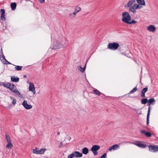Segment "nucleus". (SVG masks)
<instances>
[{
	"label": "nucleus",
	"mask_w": 158,
	"mask_h": 158,
	"mask_svg": "<svg viewBox=\"0 0 158 158\" xmlns=\"http://www.w3.org/2000/svg\"><path fill=\"white\" fill-rule=\"evenodd\" d=\"M131 17L128 12H123L122 14V21L127 24H131L137 23V21L134 20L131 21Z\"/></svg>",
	"instance_id": "obj_1"
},
{
	"label": "nucleus",
	"mask_w": 158,
	"mask_h": 158,
	"mask_svg": "<svg viewBox=\"0 0 158 158\" xmlns=\"http://www.w3.org/2000/svg\"><path fill=\"white\" fill-rule=\"evenodd\" d=\"M136 0H129L125 5L126 8H129V11L132 13H135L137 10Z\"/></svg>",
	"instance_id": "obj_2"
},
{
	"label": "nucleus",
	"mask_w": 158,
	"mask_h": 158,
	"mask_svg": "<svg viewBox=\"0 0 158 158\" xmlns=\"http://www.w3.org/2000/svg\"><path fill=\"white\" fill-rule=\"evenodd\" d=\"M65 40L64 39H59L54 42L52 48L56 49L62 48L64 45Z\"/></svg>",
	"instance_id": "obj_3"
},
{
	"label": "nucleus",
	"mask_w": 158,
	"mask_h": 158,
	"mask_svg": "<svg viewBox=\"0 0 158 158\" xmlns=\"http://www.w3.org/2000/svg\"><path fill=\"white\" fill-rule=\"evenodd\" d=\"M119 46V44L117 43H110L107 45V48L115 50L118 48Z\"/></svg>",
	"instance_id": "obj_4"
},
{
	"label": "nucleus",
	"mask_w": 158,
	"mask_h": 158,
	"mask_svg": "<svg viewBox=\"0 0 158 158\" xmlns=\"http://www.w3.org/2000/svg\"><path fill=\"white\" fill-rule=\"evenodd\" d=\"M46 150L47 149L45 148L40 149L36 148L35 149L32 150V153L37 154H43Z\"/></svg>",
	"instance_id": "obj_5"
},
{
	"label": "nucleus",
	"mask_w": 158,
	"mask_h": 158,
	"mask_svg": "<svg viewBox=\"0 0 158 158\" xmlns=\"http://www.w3.org/2000/svg\"><path fill=\"white\" fill-rule=\"evenodd\" d=\"M137 3L135 5L137 6V10L143 8V6L146 5L144 0H136Z\"/></svg>",
	"instance_id": "obj_6"
},
{
	"label": "nucleus",
	"mask_w": 158,
	"mask_h": 158,
	"mask_svg": "<svg viewBox=\"0 0 158 158\" xmlns=\"http://www.w3.org/2000/svg\"><path fill=\"white\" fill-rule=\"evenodd\" d=\"M9 89L14 92L16 95L18 96H20L21 95L20 93L18 91L16 87L14 85L11 84Z\"/></svg>",
	"instance_id": "obj_7"
},
{
	"label": "nucleus",
	"mask_w": 158,
	"mask_h": 158,
	"mask_svg": "<svg viewBox=\"0 0 158 158\" xmlns=\"http://www.w3.org/2000/svg\"><path fill=\"white\" fill-rule=\"evenodd\" d=\"M22 105L26 110H30L32 108V106L29 104V103L27 102V100H25L22 103Z\"/></svg>",
	"instance_id": "obj_8"
},
{
	"label": "nucleus",
	"mask_w": 158,
	"mask_h": 158,
	"mask_svg": "<svg viewBox=\"0 0 158 158\" xmlns=\"http://www.w3.org/2000/svg\"><path fill=\"white\" fill-rule=\"evenodd\" d=\"M156 29V27L152 24L149 25L147 27V30L150 32L154 33Z\"/></svg>",
	"instance_id": "obj_9"
},
{
	"label": "nucleus",
	"mask_w": 158,
	"mask_h": 158,
	"mask_svg": "<svg viewBox=\"0 0 158 158\" xmlns=\"http://www.w3.org/2000/svg\"><path fill=\"white\" fill-rule=\"evenodd\" d=\"M100 148V146L98 145H93L91 149V151L92 152L94 155L97 154L98 152L97 151Z\"/></svg>",
	"instance_id": "obj_10"
},
{
	"label": "nucleus",
	"mask_w": 158,
	"mask_h": 158,
	"mask_svg": "<svg viewBox=\"0 0 158 158\" xmlns=\"http://www.w3.org/2000/svg\"><path fill=\"white\" fill-rule=\"evenodd\" d=\"M28 83L29 84V90L30 91H31L34 94H35L36 92L35 90V87L34 84L30 82H28Z\"/></svg>",
	"instance_id": "obj_11"
},
{
	"label": "nucleus",
	"mask_w": 158,
	"mask_h": 158,
	"mask_svg": "<svg viewBox=\"0 0 158 158\" xmlns=\"http://www.w3.org/2000/svg\"><path fill=\"white\" fill-rule=\"evenodd\" d=\"M120 146L118 144H115L111 146L109 149L108 151L110 152L119 149Z\"/></svg>",
	"instance_id": "obj_12"
},
{
	"label": "nucleus",
	"mask_w": 158,
	"mask_h": 158,
	"mask_svg": "<svg viewBox=\"0 0 158 158\" xmlns=\"http://www.w3.org/2000/svg\"><path fill=\"white\" fill-rule=\"evenodd\" d=\"M149 150L152 152H156L158 151V146H149Z\"/></svg>",
	"instance_id": "obj_13"
},
{
	"label": "nucleus",
	"mask_w": 158,
	"mask_h": 158,
	"mask_svg": "<svg viewBox=\"0 0 158 158\" xmlns=\"http://www.w3.org/2000/svg\"><path fill=\"white\" fill-rule=\"evenodd\" d=\"M130 143L134 144L139 147L142 148H145L147 145H144L143 144H142L140 142H138L137 143H132V142H129Z\"/></svg>",
	"instance_id": "obj_14"
},
{
	"label": "nucleus",
	"mask_w": 158,
	"mask_h": 158,
	"mask_svg": "<svg viewBox=\"0 0 158 158\" xmlns=\"http://www.w3.org/2000/svg\"><path fill=\"white\" fill-rule=\"evenodd\" d=\"M1 13V19L2 20L4 21L5 20V11L3 9H1L0 11Z\"/></svg>",
	"instance_id": "obj_15"
},
{
	"label": "nucleus",
	"mask_w": 158,
	"mask_h": 158,
	"mask_svg": "<svg viewBox=\"0 0 158 158\" xmlns=\"http://www.w3.org/2000/svg\"><path fill=\"white\" fill-rule=\"evenodd\" d=\"M74 157H80L82 156V153H80L78 152L75 151L73 152Z\"/></svg>",
	"instance_id": "obj_16"
},
{
	"label": "nucleus",
	"mask_w": 158,
	"mask_h": 158,
	"mask_svg": "<svg viewBox=\"0 0 158 158\" xmlns=\"http://www.w3.org/2000/svg\"><path fill=\"white\" fill-rule=\"evenodd\" d=\"M148 89L147 87L144 88L141 91V96L142 97H145V93L148 91Z\"/></svg>",
	"instance_id": "obj_17"
},
{
	"label": "nucleus",
	"mask_w": 158,
	"mask_h": 158,
	"mask_svg": "<svg viewBox=\"0 0 158 158\" xmlns=\"http://www.w3.org/2000/svg\"><path fill=\"white\" fill-rule=\"evenodd\" d=\"M141 132L145 135L147 136L150 137L151 136V134L149 132H148L144 130H142L141 131Z\"/></svg>",
	"instance_id": "obj_18"
},
{
	"label": "nucleus",
	"mask_w": 158,
	"mask_h": 158,
	"mask_svg": "<svg viewBox=\"0 0 158 158\" xmlns=\"http://www.w3.org/2000/svg\"><path fill=\"white\" fill-rule=\"evenodd\" d=\"M89 152V149L86 147H85L82 149V153L85 155L87 154Z\"/></svg>",
	"instance_id": "obj_19"
},
{
	"label": "nucleus",
	"mask_w": 158,
	"mask_h": 158,
	"mask_svg": "<svg viewBox=\"0 0 158 158\" xmlns=\"http://www.w3.org/2000/svg\"><path fill=\"white\" fill-rule=\"evenodd\" d=\"M10 6L12 10H14L15 9L16 6V4L15 2L11 3L10 4Z\"/></svg>",
	"instance_id": "obj_20"
},
{
	"label": "nucleus",
	"mask_w": 158,
	"mask_h": 158,
	"mask_svg": "<svg viewBox=\"0 0 158 158\" xmlns=\"http://www.w3.org/2000/svg\"><path fill=\"white\" fill-rule=\"evenodd\" d=\"M11 84L9 83H4L2 84V85L3 86L5 87H6L9 89Z\"/></svg>",
	"instance_id": "obj_21"
},
{
	"label": "nucleus",
	"mask_w": 158,
	"mask_h": 158,
	"mask_svg": "<svg viewBox=\"0 0 158 158\" xmlns=\"http://www.w3.org/2000/svg\"><path fill=\"white\" fill-rule=\"evenodd\" d=\"M11 80L13 82H17L19 81V79L18 77H11Z\"/></svg>",
	"instance_id": "obj_22"
},
{
	"label": "nucleus",
	"mask_w": 158,
	"mask_h": 158,
	"mask_svg": "<svg viewBox=\"0 0 158 158\" xmlns=\"http://www.w3.org/2000/svg\"><path fill=\"white\" fill-rule=\"evenodd\" d=\"M5 137L7 143H10L11 142L10 137L9 135L7 134H6Z\"/></svg>",
	"instance_id": "obj_23"
},
{
	"label": "nucleus",
	"mask_w": 158,
	"mask_h": 158,
	"mask_svg": "<svg viewBox=\"0 0 158 158\" xmlns=\"http://www.w3.org/2000/svg\"><path fill=\"white\" fill-rule=\"evenodd\" d=\"M86 64L85 65L84 67L82 68L81 66H80L78 67V69L81 72H83L85 70L86 68Z\"/></svg>",
	"instance_id": "obj_24"
},
{
	"label": "nucleus",
	"mask_w": 158,
	"mask_h": 158,
	"mask_svg": "<svg viewBox=\"0 0 158 158\" xmlns=\"http://www.w3.org/2000/svg\"><path fill=\"white\" fill-rule=\"evenodd\" d=\"M13 146V144L11 142H10V143H7V144L6 145V148H7L9 149L11 148Z\"/></svg>",
	"instance_id": "obj_25"
},
{
	"label": "nucleus",
	"mask_w": 158,
	"mask_h": 158,
	"mask_svg": "<svg viewBox=\"0 0 158 158\" xmlns=\"http://www.w3.org/2000/svg\"><path fill=\"white\" fill-rule=\"evenodd\" d=\"M81 10V8L79 6H76L74 12L76 13H77L79 12Z\"/></svg>",
	"instance_id": "obj_26"
},
{
	"label": "nucleus",
	"mask_w": 158,
	"mask_h": 158,
	"mask_svg": "<svg viewBox=\"0 0 158 158\" xmlns=\"http://www.w3.org/2000/svg\"><path fill=\"white\" fill-rule=\"evenodd\" d=\"M155 101L153 98H151L148 100V102L151 103V104H154L155 103Z\"/></svg>",
	"instance_id": "obj_27"
},
{
	"label": "nucleus",
	"mask_w": 158,
	"mask_h": 158,
	"mask_svg": "<svg viewBox=\"0 0 158 158\" xmlns=\"http://www.w3.org/2000/svg\"><path fill=\"white\" fill-rule=\"evenodd\" d=\"M22 66L16 65L15 67V69L16 70L19 71L22 69Z\"/></svg>",
	"instance_id": "obj_28"
},
{
	"label": "nucleus",
	"mask_w": 158,
	"mask_h": 158,
	"mask_svg": "<svg viewBox=\"0 0 158 158\" xmlns=\"http://www.w3.org/2000/svg\"><path fill=\"white\" fill-rule=\"evenodd\" d=\"M77 13L74 12L73 13L69 14V16L70 18H74L76 15Z\"/></svg>",
	"instance_id": "obj_29"
},
{
	"label": "nucleus",
	"mask_w": 158,
	"mask_h": 158,
	"mask_svg": "<svg viewBox=\"0 0 158 158\" xmlns=\"http://www.w3.org/2000/svg\"><path fill=\"white\" fill-rule=\"evenodd\" d=\"M148 102V99L147 98L141 99V102L142 104H145Z\"/></svg>",
	"instance_id": "obj_30"
},
{
	"label": "nucleus",
	"mask_w": 158,
	"mask_h": 158,
	"mask_svg": "<svg viewBox=\"0 0 158 158\" xmlns=\"http://www.w3.org/2000/svg\"><path fill=\"white\" fill-rule=\"evenodd\" d=\"M10 98L11 100H13L12 103V104L15 105L16 104V101L15 99L12 96L10 97Z\"/></svg>",
	"instance_id": "obj_31"
},
{
	"label": "nucleus",
	"mask_w": 158,
	"mask_h": 158,
	"mask_svg": "<svg viewBox=\"0 0 158 158\" xmlns=\"http://www.w3.org/2000/svg\"><path fill=\"white\" fill-rule=\"evenodd\" d=\"M93 91L96 94L99 96L100 95L101 93L97 89H94L93 90Z\"/></svg>",
	"instance_id": "obj_32"
},
{
	"label": "nucleus",
	"mask_w": 158,
	"mask_h": 158,
	"mask_svg": "<svg viewBox=\"0 0 158 158\" xmlns=\"http://www.w3.org/2000/svg\"><path fill=\"white\" fill-rule=\"evenodd\" d=\"M137 89L136 87H135L134 88L131 90L130 92V94H132L135 92L137 90Z\"/></svg>",
	"instance_id": "obj_33"
},
{
	"label": "nucleus",
	"mask_w": 158,
	"mask_h": 158,
	"mask_svg": "<svg viewBox=\"0 0 158 158\" xmlns=\"http://www.w3.org/2000/svg\"><path fill=\"white\" fill-rule=\"evenodd\" d=\"M73 157H74V156L73 152L72 154H70L68 156V158H73Z\"/></svg>",
	"instance_id": "obj_34"
},
{
	"label": "nucleus",
	"mask_w": 158,
	"mask_h": 158,
	"mask_svg": "<svg viewBox=\"0 0 158 158\" xmlns=\"http://www.w3.org/2000/svg\"><path fill=\"white\" fill-rule=\"evenodd\" d=\"M106 153H104L101 157V158H106Z\"/></svg>",
	"instance_id": "obj_35"
},
{
	"label": "nucleus",
	"mask_w": 158,
	"mask_h": 158,
	"mask_svg": "<svg viewBox=\"0 0 158 158\" xmlns=\"http://www.w3.org/2000/svg\"><path fill=\"white\" fill-rule=\"evenodd\" d=\"M150 107H149L148 108V113L147 114V116H149V115H150Z\"/></svg>",
	"instance_id": "obj_36"
},
{
	"label": "nucleus",
	"mask_w": 158,
	"mask_h": 158,
	"mask_svg": "<svg viewBox=\"0 0 158 158\" xmlns=\"http://www.w3.org/2000/svg\"><path fill=\"white\" fill-rule=\"evenodd\" d=\"M149 116H147V124L148 125L149 123Z\"/></svg>",
	"instance_id": "obj_37"
},
{
	"label": "nucleus",
	"mask_w": 158,
	"mask_h": 158,
	"mask_svg": "<svg viewBox=\"0 0 158 158\" xmlns=\"http://www.w3.org/2000/svg\"><path fill=\"white\" fill-rule=\"evenodd\" d=\"M3 58L7 62V64H11L9 61H7V60H6L5 58V57L4 56H3Z\"/></svg>",
	"instance_id": "obj_38"
},
{
	"label": "nucleus",
	"mask_w": 158,
	"mask_h": 158,
	"mask_svg": "<svg viewBox=\"0 0 158 158\" xmlns=\"http://www.w3.org/2000/svg\"><path fill=\"white\" fill-rule=\"evenodd\" d=\"M38 1L41 3H44L45 2V0H38Z\"/></svg>",
	"instance_id": "obj_39"
},
{
	"label": "nucleus",
	"mask_w": 158,
	"mask_h": 158,
	"mask_svg": "<svg viewBox=\"0 0 158 158\" xmlns=\"http://www.w3.org/2000/svg\"><path fill=\"white\" fill-rule=\"evenodd\" d=\"M151 104V103L148 102V105L150 106Z\"/></svg>",
	"instance_id": "obj_40"
},
{
	"label": "nucleus",
	"mask_w": 158,
	"mask_h": 158,
	"mask_svg": "<svg viewBox=\"0 0 158 158\" xmlns=\"http://www.w3.org/2000/svg\"><path fill=\"white\" fill-rule=\"evenodd\" d=\"M141 114V111H140L139 112V114Z\"/></svg>",
	"instance_id": "obj_41"
},
{
	"label": "nucleus",
	"mask_w": 158,
	"mask_h": 158,
	"mask_svg": "<svg viewBox=\"0 0 158 158\" xmlns=\"http://www.w3.org/2000/svg\"><path fill=\"white\" fill-rule=\"evenodd\" d=\"M26 77V75H23V77L24 78H25V77Z\"/></svg>",
	"instance_id": "obj_42"
},
{
	"label": "nucleus",
	"mask_w": 158,
	"mask_h": 158,
	"mask_svg": "<svg viewBox=\"0 0 158 158\" xmlns=\"http://www.w3.org/2000/svg\"><path fill=\"white\" fill-rule=\"evenodd\" d=\"M60 144H61V145H62L63 143H62V142H61Z\"/></svg>",
	"instance_id": "obj_43"
},
{
	"label": "nucleus",
	"mask_w": 158,
	"mask_h": 158,
	"mask_svg": "<svg viewBox=\"0 0 158 158\" xmlns=\"http://www.w3.org/2000/svg\"><path fill=\"white\" fill-rule=\"evenodd\" d=\"M59 134H60V132H58L57 133V134H58V135H59Z\"/></svg>",
	"instance_id": "obj_44"
}]
</instances>
